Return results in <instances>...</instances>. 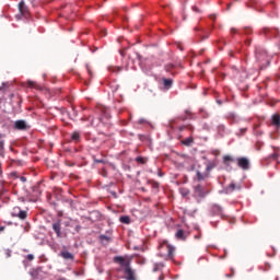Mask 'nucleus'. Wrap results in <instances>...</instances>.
Wrapping results in <instances>:
<instances>
[{"instance_id":"obj_52","label":"nucleus","mask_w":280,"mask_h":280,"mask_svg":"<svg viewBox=\"0 0 280 280\" xmlns=\"http://www.w3.org/2000/svg\"><path fill=\"white\" fill-rule=\"evenodd\" d=\"M210 19H212V21H215V15H210Z\"/></svg>"},{"instance_id":"obj_15","label":"nucleus","mask_w":280,"mask_h":280,"mask_svg":"<svg viewBox=\"0 0 280 280\" xmlns=\"http://www.w3.org/2000/svg\"><path fill=\"white\" fill-rule=\"evenodd\" d=\"M162 82H163V86H164L166 90H170V88L172 86V84H174V81H173L172 79H163Z\"/></svg>"},{"instance_id":"obj_41","label":"nucleus","mask_w":280,"mask_h":280,"mask_svg":"<svg viewBox=\"0 0 280 280\" xmlns=\"http://www.w3.org/2000/svg\"><path fill=\"white\" fill-rule=\"evenodd\" d=\"M187 116H179V119H182V121H187Z\"/></svg>"},{"instance_id":"obj_43","label":"nucleus","mask_w":280,"mask_h":280,"mask_svg":"<svg viewBox=\"0 0 280 280\" xmlns=\"http://www.w3.org/2000/svg\"><path fill=\"white\" fill-rule=\"evenodd\" d=\"M74 229H75L77 233H80V231H81L82 226L77 225Z\"/></svg>"},{"instance_id":"obj_27","label":"nucleus","mask_w":280,"mask_h":280,"mask_svg":"<svg viewBox=\"0 0 280 280\" xmlns=\"http://www.w3.org/2000/svg\"><path fill=\"white\" fill-rule=\"evenodd\" d=\"M85 67H86V71H88L89 75H90L91 78H93V70H91V66H90V65H86Z\"/></svg>"},{"instance_id":"obj_24","label":"nucleus","mask_w":280,"mask_h":280,"mask_svg":"<svg viewBox=\"0 0 280 280\" xmlns=\"http://www.w3.org/2000/svg\"><path fill=\"white\" fill-rule=\"evenodd\" d=\"M231 191H235V184L232 183L226 187V192L231 194Z\"/></svg>"},{"instance_id":"obj_39","label":"nucleus","mask_w":280,"mask_h":280,"mask_svg":"<svg viewBox=\"0 0 280 280\" xmlns=\"http://www.w3.org/2000/svg\"><path fill=\"white\" fill-rule=\"evenodd\" d=\"M252 32L250 27H245V34H250Z\"/></svg>"},{"instance_id":"obj_11","label":"nucleus","mask_w":280,"mask_h":280,"mask_svg":"<svg viewBox=\"0 0 280 280\" xmlns=\"http://www.w3.org/2000/svg\"><path fill=\"white\" fill-rule=\"evenodd\" d=\"M14 128L15 130H27V122H25V120H16Z\"/></svg>"},{"instance_id":"obj_48","label":"nucleus","mask_w":280,"mask_h":280,"mask_svg":"<svg viewBox=\"0 0 280 280\" xmlns=\"http://www.w3.org/2000/svg\"><path fill=\"white\" fill-rule=\"evenodd\" d=\"M95 163H104V160H94Z\"/></svg>"},{"instance_id":"obj_35","label":"nucleus","mask_w":280,"mask_h":280,"mask_svg":"<svg viewBox=\"0 0 280 280\" xmlns=\"http://www.w3.org/2000/svg\"><path fill=\"white\" fill-rule=\"evenodd\" d=\"M3 154V141H0V156Z\"/></svg>"},{"instance_id":"obj_42","label":"nucleus","mask_w":280,"mask_h":280,"mask_svg":"<svg viewBox=\"0 0 280 280\" xmlns=\"http://www.w3.org/2000/svg\"><path fill=\"white\" fill-rule=\"evenodd\" d=\"M185 128H187V126H180V127H178L179 132H183V130H185Z\"/></svg>"},{"instance_id":"obj_44","label":"nucleus","mask_w":280,"mask_h":280,"mask_svg":"<svg viewBox=\"0 0 280 280\" xmlns=\"http://www.w3.org/2000/svg\"><path fill=\"white\" fill-rule=\"evenodd\" d=\"M214 210L222 211V208L220 206H214Z\"/></svg>"},{"instance_id":"obj_45","label":"nucleus","mask_w":280,"mask_h":280,"mask_svg":"<svg viewBox=\"0 0 280 280\" xmlns=\"http://www.w3.org/2000/svg\"><path fill=\"white\" fill-rule=\"evenodd\" d=\"M231 34H237V30L236 28H231Z\"/></svg>"},{"instance_id":"obj_49","label":"nucleus","mask_w":280,"mask_h":280,"mask_svg":"<svg viewBox=\"0 0 280 280\" xmlns=\"http://www.w3.org/2000/svg\"><path fill=\"white\" fill-rule=\"evenodd\" d=\"M159 280H165V276L161 275V276L159 277Z\"/></svg>"},{"instance_id":"obj_54","label":"nucleus","mask_w":280,"mask_h":280,"mask_svg":"<svg viewBox=\"0 0 280 280\" xmlns=\"http://www.w3.org/2000/svg\"><path fill=\"white\" fill-rule=\"evenodd\" d=\"M186 115H191V112H189V110H186Z\"/></svg>"},{"instance_id":"obj_32","label":"nucleus","mask_w":280,"mask_h":280,"mask_svg":"<svg viewBox=\"0 0 280 280\" xmlns=\"http://www.w3.org/2000/svg\"><path fill=\"white\" fill-rule=\"evenodd\" d=\"M161 266H163V264H155L153 268L154 272H156Z\"/></svg>"},{"instance_id":"obj_3","label":"nucleus","mask_w":280,"mask_h":280,"mask_svg":"<svg viewBox=\"0 0 280 280\" xmlns=\"http://www.w3.org/2000/svg\"><path fill=\"white\" fill-rule=\"evenodd\" d=\"M236 163L241 170H250V161L247 158H237Z\"/></svg>"},{"instance_id":"obj_1","label":"nucleus","mask_w":280,"mask_h":280,"mask_svg":"<svg viewBox=\"0 0 280 280\" xmlns=\"http://www.w3.org/2000/svg\"><path fill=\"white\" fill-rule=\"evenodd\" d=\"M256 60L261 65L260 69L270 65V57H268V52L261 48H256Z\"/></svg>"},{"instance_id":"obj_20","label":"nucleus","mask_w":280,"mask_h":280,"mask_svg":"<svg viewBox=\"0 0 280 280\" xmlns=\"http://www.w3.org/2000/svg\"><path fill=\"white\" fill-rule=\"evenodd\" d=\"M3 255L5 259H10V257H12V249L10 248L3 249Z\"/></svg>"},{"instance_id":"obj_2","label":"nucleus","mask_w":280,"mask_h":280,"mask_svg":"<svg viewBox=\"0 0 280 280\" xmlns=\"http://www.w3.org/2000/svg\"><path fill=\"white\" fill-rule=\"evenodd\" d=\"M160 248H166V257L167 259H174V252L176 248L167 243V241H164L161 245Z\"/></svg>"},{"instance_id":"obj_14","label":"nucleus","mask_w":280,"mask_h":280,"mask_svg":"<svg viewBox=\"0 0 280 280\" xmlns=\"http://www.w3.org/2000/svg\"><path fill=\"white\" fill-rule=\"evenodd\" d=\"M80 139H81L80 132L73 131L71 133V141H74V143H80Z\"/></svg>"},{"instance_id":"obj_22","label":"nucleus","mask_w":280,"mask_h":280,"mask_svg":"<svg viewBox=\"0 0 280 280\" xmlns=\"http://www.w3.org/2000/svg\"><path fill=\"white\" fill-rule=\"evenodd\" d=\"M120 222L122 224H130V217L128 215L120 217Z\"/></svg>"},{"instance_id":"obj_34","label":"nucleus","mask_w":280,"mask_h":280,"mask_svg":"<svg viewBox=\"0 0 280 280\" xmlns=\"http://www.w3.org/2000/svg\"><path fill=\"white\" fill-rule=\"evenodd\" d=\"M151 185H152L153 189H159V183L152 182Z\"/></svg>"},{"instance_id":"obj_38","label":"nucleus","mask_w":280,"mask_h":280,"mask_svg":"<svg viewBox=\"0 0 280 280\" xmlns=\"http://www.w3.org/2000/svg\"><path fill=\"white\" fill-rule=\"evenodd\" d=\"M206 170H207V172H211V170H213V165L208 164Z\"/></svg>"},{"instance_id":"obj_29","label":"nucleus","mask_w":280,"mask_h":280,"mask_svg":"<svg viewBox=\"0 0 280 280\" xmlns=\"http://www.w3.org/2000/svg\"><path fill=\"white\" fill-rule=\"evenodd\" d=\"M113 93H116V91H119V85H114L113 83L110 84Z\"/></svg>"},{"instance_id":"obj_50","label":"nucleus","mask_w":280,"mask_h":280,"mask_svg":"<svg viewBox=\"0 0 280 280\" xmlns=\"http://www.w3.org/2000/svg\"><path fill=\"white\" fill-rule=\"evenodd\" d=\"M2 231H5V226H0V233H1Z\"/></svg>"},{"instance_id":"obj_17","label":"nucleus","mask_w":280,"mask_h":280,"mask_svg":"<svg viewBox=\"0 0 280 280\" xmlns=\"http://www.w3.org/2000/svg\"><path fill=\"white\" fill-rule=\"evenodd\" d=\"M191 143H194V138H191V137H188L185 140H182L183 145L189 147V145H191Z\"/></svg>"},{"instance_id":"obj_13","label":"nucleus","mask_w":280,"mask_h":280,"mask_svg":"<svg viewBox=\"0 0 280 280\" xmlns=\"http://www.w3.org/2000/svg\"><path fill=\"white\" fill-rule=\"evenodd\" d=\"M175 237L176 240H182L183 242H185V240H187V233H185V231L183 230H177Z\"/></svg>"},{"instance_id":"obj_9","label":"nucleus","mask_w":280,"mask_h":280,"mask_svg":"<svg viewBox=\"0 0 280 280\" xmlns=\"http://www.w3.org/2000/svg\"><path fill=\"white\" fill-rule=\"evenodd\" d=\"M195 196H197V198H205L207 196L201 185L195 186Z\"/></svg>"},{"instance_id":"obj_25","label":"nucleus","mask_w":280,"mask_h":280,"mask_svg":"<svg viewBox=\"0 0 280 280\" xmlns=\"http://www.w3.org/2000/svg\"><path fill=\"white\" fill-rule=\"evenodd\" d=\"M19 211H21V208L20 207H15L13 208V211H12V217L13 218H16L19 215Z\"/></svg>"},{"instance_id":"obj_37","label":"nucleus","mask_w":280,"mask_h":280,"mask_svg":"<svg viewBox=\"0 0 280 280\" xmlns=\"http://www.w3.org/2000/svg\"><path fill=\"white\" fill-rule=\"evenodd\" d=\"M218 130H219V132H224V125H220V126L218 127Z\"/></svg>"},{"instance_id":"obj_51","label":"nucleus","mask_w":280,"mask_h":280,"mask_svg":"<svg viewBox=\"0 0 280 280\" xmlns=\"http://www.w3.org/2000/svg\"><path fill=\"white\" fill-rule=\"evenodd\" d=\"M231 275H232V277H234L235 276V270H233V269H231Z\"/></svg>"},{"instance_id":"obj_57","label":"nucleus","mask_w":280,"mask_h":280,"mask_svg":"<svg viewBox=\"0 0 280 280\" xmlns=\"http://www.w3.org/2000/svg\"><path fill=\"white\" fill-rule=\"evenodd\" d=\"M276 280H279V278H276Z\"/></svg>"},{"instance_id":"obj_8","label":"nucleus","mask_w":280,"mask_h":280,"mask_svg":"<svg viewBox=\"0 0 280 280\" xmlns=\"http://www.w3.org/2000/svg\"><path fill=\"white\" fill-rule=\"evenodd\" d=\"M25 85L28 89H35L36 91H43V85L38 84L36 81L28 80Z\"/></svg>"},{"instance_id":"obj_16","label":"nucleus","mask_w":280,"mask_h":280,"mask_svg":"<svg viewBox=\"0 0 280 280\" xmlns=\"http://www.w3.org/2000/svg\"><path fill=\"white\" fill-rule=\"evenodd\" d=\"M136 163H140V165H145V163H148V158L137 156Z\"/></svg>"},{"instance_id":"obj_31","label":"nucleus","mask_w":280,"mask_h":280,"mask_svg":"<svg viewBox=\"0 0 280 280\" xmlns=\"http://www.w3.org/2000/svg\"><path fill=\"white\" fill-rule=\"evenodd\" d=\"M26 259H27L28 261H34V255H33V254H28V255L26 256Z\"/></svg>"},{"instance_id":"obj_10","label":"nucleus","mask_w":280,"mask_h":280,"mask_svg":"<svg viewBox=\"0 0 280 280\" xmlns=\"http://www.w3.org/2000/svg\"><path fill=\"white\" fill-rule=\"evenodd\" d=\"M114 261L116 264H119L122 268H127V266L130 265V261H126V258L121 257V256H116L114 258Z\"/></svg>"},{"instance_id":"obj_33","label":"nucleus","mask_w":280,"mask_h":280,"mask_svg":"<svg viewBox=\"0 0 280 280\" xmlns=\"http://www.w3.org/2000/svg\"><path fill=\"white\" fill-rule=\"evenodd\" d=\"M270 159H273L275 161H277V159H279V154L273 153V154L270 155Z\"/></svg>"},{"instance_id":"obj_40","label":"nucleus","mask_w":280,"mask_h":280,"mask_svg":"<svg viewBox=\"0 0 280 280\" xmlns=\"http://www.w3.org/2000/svg\"><path fill=\"white\" fill-rule=\"evenodd\" d=\"M194 12H200V9L196 5L192 7Z\"/></svg>"},{"instance_id":"obj_12","label":"nucleus","mask_w":280,"mask_h":280,"mask_svg":"<svg viewBox=\"0 0 280 280\" xmlns=\"http://www.w3.org/2000/svg\"><path fill=\"white\" fill-rule=\"evenodd\" d=\"M271 124H272V126H275V128L277 130H279V128H280V115L279 114H273L271 116Z\"/></svg>"},{"instance_id":"obj_21","label":"nucleus","mask_w":280,"mask_h":280,"mask_svg":"<svg viewBox=\"0 0 280 280\" xmlns=\"http://www.w3.org/2000/svg\"><path fill=\"white\" fill-rule=\"evenodd\" d=\"M196 175L198 180H205L207 178V174H202L200 171H197Z\"/></svg>"},{"instance_id":"obj_19","label":"nucleus","mask_w":280,"mask_h":280,"mask_svg":"<svg viewBox=\"0 0 280 280\" xmlns=\"http://www.w3.org/2000/svg\"><path fill=\"white\" fill-rule=\"evenodd\" d=\"M121 67H113V66H110L109 68H108V71H110V73H119V72H121Z\"/></svg>"},{"instance_id":"obj_36","label":"nucleus","mask_w":280,"mask_h":280,"mask_svg":"<svg viewBox=\"0 0 280 280\" xmlns=\"http://www.w3.org/2000/svg\"><path fill=\"white\" fill-rule=\"evenodd\" d=\"M165 69H166V71H170V70L174 69V65H167V66L165 67Z\"/></svg>"},{"instance_id":"obj_4","label":"nucleus","mask_w":280,"mask_h":280,"mask_svg":"<svg viewBox=\"0 0 280 280\" xmlns=\"http://www.w3.org/2000/svg\"><path fill=\"white\" fill-rule=\"evenodd\" d=\"M19 11L22 14V16H30V9L27 8V5H25V1L23 0L19 3Z\"/></svg>"},{"instance_id":"obj_7","label":"nucleus","mask_w":280,"mask_h":280,"mask_svg":"<svg viewBox=\"0 0 280 280\" xmlns=\"http://www.w3.org/2000/svg\"><path fill=\"white\" fill-rule=\"evenodd\" d=\"M59 257H62L67 261H73L75 259V256L68 250L60 252Z\"/></svg>"},{"instance_id":"obj_47","label":"nucleus","mask_w":280,"mask_h":280,"mask_svg":"<svg viewBox=\"0 0 280 280\" xmlns=\"http://www.w3.org/2000/svg\"><path fill=\"white\" fill-rule=\"evenodd\" d=\"M250 43H252L250 39H246V40H245V44H246V45H250Z\"/></svg>"},{"instance_id":"obj_6","label":"nucleus","mask_w":280,"mask_h":280,"mask_svg":"<svg viewBox=\"0 0 280 280\" xmlns=\"http://www.w3.org/2000/svg\"><path fill=\"white\" fill-rule=\"evenodd\" d=\"M124 272L126 275V280H137V277H135V270L129 266L125 267Z\"/></svg>"},{"instance_id":"obj_55","label":"nucleus","mask_w":280,"mask_h":280,"mask_svg":"<svg viewBox=\"0 0 280 280\" xmlns=\"http://www.w3.org/2000/svg\"><path fill=\"white\" fill-rule=\"evenodd\" d=\"M228 10H231V4L228 5Z\"/></svg>"},{"instance_id":"obj_53","label":"nucleus","mask_w":280,"mask_h":280,"mask_svg":"<svg viewBox=\"0 0 280 280\" xmlns=\"http://www.w3.org/2000/svg\"><path fill=\"white\" fill-rule=\"evenodd\" d=\"M225 277H228V279H231V277H233V276L231 273V275H225Z\"/></svg>"},{"instance_id":"obj_30","label":"nucleus","mask_w":280,"mask_h":280,"mask_svg":"<svg viewBox=\"0 0 280 280\" xmlns=\"http://www.w3.org/2000/svg\"><path fill=\"white\" fill-rule=\"evenodd\" d=\"M100 240H101V242H104V241L108 242L110 238L108 236H106V235H101Z\"/></svg>"},{"instance_id":"obj_46","label":"nucleus","mask_w":280,"mask_h":280,"mask_svg":"<svg viewBox=\"0 0 280 280\" xmlns=\"http://www.w3.org/2000/svg\"><path fill=\"white\" fill-rule=\"evenodd\" d=\"M21 182H22V183H27V178L22 176V177H21Z\"/></svg>"},{"instance_id":"obj_18","label":"nucleus","mask_w":280,"mask_h":280,"mask_svg":"<svg viewBox=\"0 0 280 280\" xmlns=\"http://www.w3.org/2000/svg\"><path fill=\"white\" fill-rule=\"evenodd\" d=\"M16 218H19L20 220H25L27 218V211H25V210L19 211Z\"/></svg>"},{"instance_id":"obj_23","label":"nucleus","mask_w":280,"mask_h":280,"mask_svg":"<svg viewBox=\"0 0 280 280\" xmlns=\"http://www.w3.org/2000/svg\"><path fill=\"white\" fill-rule=\"evenodd\" d=\"M271 266L269 262H265L264 266L260 267V270H262V272H268V270H270Z\"/></svg>"},{"instance_id":"obj_56","label":"nucleus","mask_w":280,"mask_h":280,"mask_svg":"<svg viewBox=\"0 0 280 280\" xmlns=\"http://www.w3.org/2000/svg\"><path fill=\"white\" fill-rule=\"evenodd\" d=\"M241 131H242V132H246V129H242Z\"/></svg>"},{"instance_id":"obj_28","label":"nucleus","mask_w":280,"mask_h":280,"mask_svg":"<svg viewBox=\"0 0 280 280\" xmlns=\"http://www.w3.org/2000/svg\"><path fill=\"white\" fill-rule=\"evenodd\" d=\"M223 161L224 163H229V161H233V158H231V155H224Z\"/></svg>"},{"instance_id":"obj_5","label":"nucleus","mask_w":280,"mask_h":280,"mask_svg":"<svg viewBox=\"0 0 280 280\" xmlns=\"http://www.w3.org/2000/svg\"><path fill=\"white\" fill-rule=\"evenodd\" d=\"M52 230L55 231L57 237H62V226L60 220H57L55 223H52Z\"/></svg>"},{"instance_id":"obj_26","label":"nucleus","mask_w":280,"mask_h":280,"mask_svg":"<svg viewBox=\"0 0 280 280\" xmlns=\"http://www.w3.org/2000/svg\"><path fill=\"white\" fill-rule=\"evenodd\" d=\"M182 196H189V189L180 188Z\"/></svg>"}]
</instances>
